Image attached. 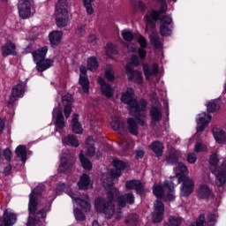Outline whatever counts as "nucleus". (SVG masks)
<instances>
[{"mask_svg": "<svg viewBox=\"0 0 226 226\" xmlns=\"http://www.w3.org/2000/svg\"><path fill=\"white\" fill-rule=\"evenodd\" d=\"M150 149H152L157 156H162V153H163V144L155 141L150 145Z\"/></svg>", "mask_w": 226, "mask_h": 226, "instance_id": "obj_39", "label": "nucleus"}, {"mask_svg": "<svg viewBox=\"0 0 226 226\" xmlns=\"http://www.w3.org/2000/svg\"><path fill=\"white\" fill-rule=\"evenodd\" d=\"M38 200H40V194H38V188H35L33 190L32 193L30 194V200L28 203V210L30 213L27 226H42L43 221L45 218H47V213L50 211V203L46 202L44 207L41 208L36 213V207H38Z\"/></svg>", "mask_w": 226, "mask_h": 226, "instance_id": "obj_2", "label": "nucleus"}, {"mask_svg": "<svg viewBox=\"0 0 226 226\" xmlns=\"http://www.w3.org/2000/svg\"><path fill=\"white\" fill-rule=\"evenodd\" d=\"M138 43L140 45L141 49H146V47H147V41L142 35L138 38Z\"/></svg>", "mask_w": 226, "mask_h": 226, "instance_id": "obj_57", "label": "nucleus"}, {"mask_svg": "<svg viewBox=\"0 0 226 226\" xmlns=\"http://www.w3.org/2000/svg\"><path fill=\"white\" fill-rule=\"evenodd\" d=\"M63 142L66 146H72L73 147H79V139L75 135H68L63 139Z\"/></svg>", "mask_w": 226, "mask_h": 226, "instance_id": "obj_33", "label": "nucleus"}, {"mask_svg": "<svg viewBox=\"0 0 226 226\" xmlns=\"http://www.w3.org/2000/svg\"><path fill=\"white\" fill-rule=\"evenodd\" d=\"M199 119L197 121L198 123V127H197V137H199L200 135V133H202V132H204L206 126H207V124H209V122L211 121V115H207L206 113H201L199 115Z\"/></svg>", "mask_w": 226, "mask_h": 226, "instance_id": "obj_16", "label": "nucleus"}, {"mask_svg": "<svg viewBox=\"0 0 226 226\" xmlns=\"http://www.w3.org/2000/svg\"><path fill=\"white\" fill-rule=\"evenodd\" d=\"M93 3H94V0H83V6L86 8L87 15H93L94 13Z\"/></svg>", "mask_w": 226, "mask_h": 226, "instance_id": "obj_41", "label": "nucleus"}, {"mask_svg": "<svg viewBox=\"0 0 226 226\" xmlns=\"http://www.w3.org/2000/svg\"><path fill=\"white\" fill-rule=\"evenodd\" d=\"M150 116L153 121L159 122L162 121V109L158 107H152L150 109Z\"/></svg>", "mask_w": 226, "mask_h": 226, "instance_id": "obj_37", "label": "nucleus"}, {"mask_svg": "<svg viewBox=\"0 0 226 226\" xmlns=\"http://www.w3.org/2000/svg\"><path fill=\"white\" fill-rule=\"evenodd\" d=\"M172 24V18L164 15L161 18L160 33L162 36H170L172 30L169 27Z\"/></svg>", "mask_w": 226, "mask_h": 226, "instance_id": "obj_13", "label": "nucleus"}, {"mask_svg": "<svg viewBox=\"0 0 226 226\" xmlns=\"http://www.w3.org/2000/svg\"><path fill=\"white\" fill-rule=\"evenodd\" d=\"M17 222V215L10 209L4 212L3 219L0 220V226H13Z\"/></svg>", "mask_w": 226, "mask_h": 226, "instance_id": "obj_14", "label": "nucleus"}, {"mask_svg": "<svg viewBox=\"0 0 226 226\" xmlns=\"http://www.w3.org/2000/svg\"><path fill=\"white\" fill-rule=\"evenodd\" d=\"M211 195V190L206 185H200L198 189V197L200 199H207Z\"/></svg>", "mask_w": 226, "mask_h": 226, "instance_id": "obj_30", "label": "nucleus"}, {"mask_svg": "<svg viewBox=\"0 0 226 226\" xmlns=\"http://www.w3.org/2000/svg\"><path fill=\"white\" fill-rule=\"evenodd\" d=\"M110 125L111 128H113L116 132L118 131L122 148L128 149L130 147H133V139L123 135V132L126 133V126L124 122H122L119 117H114L111 118Z\"/></svg>", "mask_w": 226, "mask_h": 226, "instance_id": "obj_5", "label": "nucleus"}, {"mask_svg": "<svg viewBox=\"0 0 226 226\" xmlns=\"http://www.w3.org/2000/svg\"><path fill=\"white\" fill-rule=\"evenodd\" d=\"M74 215H75L76 220H78L79 222H84V220H86V215H84V213H82L79 209L74 211Z\"/></svg>", "mask_w": 226, "mask_h": 226, "instance_id": "obj_52", "label": "nucleus"}, {"mask_svg": "<svg viewBox=\"0 0 226 226\" xmlns=\"http://www.w3.org/2000/svg\"><path fill=\"white\" fill-rule=\"evenodd\" d=\"M75 163V159L72 157L71 161H66L64 157L61 158V164L59 166V170L62 172H66L68 169H72V166Z\"/></svg>", "mask_w": 226, "mask_h": 226, "instance_id": "obj_32", "label": "nucleus"}, {"mask_svg": "<svg viewBox=\"0 0 226 226\" xmlns=\"http://www.w3.org/2000/svg\"><path fill=\"white\" fill-rule=\"evenodd\" d=\"M11 172V164H8L6 168L4 169V173L5 174H10Z\"/></svg>", "mask_w": 226, "mask_h": 226, "instance_id": "obj_64", "label": "nucleus"}, {"mask_svg": "<svg viewBox=\"0 0 226 226\" xmlns=\"http://www.w3.org/2000/svg\"><path fill=\"white\" fill-rule=\"evenodd\" d=\"M153 192L157 199H162L163 195H165V200H170V202L176 200V196L174 195V183L172 180H166L164 182V189L161 185H154Z\"/></svg>", "mask_w": 226, "mask_h": 226, "instance_id": "obj_7", "label": "nucleus"}, {"mask_svg": "<svg viewBox=\"0 0 226 226\" xmlns=\"http://www.w3.org/2000/svg\"><path fill=\"white\" fill-rule=\"evenodd\" d=\"M79 85L81 86L84 93H89V79H87V69L85 66L79 67Z\"/></svg>", "mask_w": 226, "mask_h": 226, "instance_id": "obj_20", "label": "nucleus"}, {"mask_svg": "<svg viewBox=\"0 0 226 226\" xmlns=\"http://www.w3.org/2000/svg\"><path fill=\"white\" fill-rule=\"evenodd\" d=\"M16 154L22 162H25L27 156V152L26 151V146L19 145L16 148Z\"/></svg>", "mask_w": 226, "mask_h": 226, "instance_id": "obj_40", "label": "nucleus"}, {"mask_svg": "<svg viewBox=\"0 0 226 226\" xmlns=\"http://www.w3.org/2000/svg\"><path fill=\"white\" fill-rule=\"evenodd\" d=\"M214 137L216 140V142H219V144H223L226 140V134L225 132H223L222 129H214Z\"/></svg>", "mask_w": 226, "mask_h": 226, "instance_id": "obj_35", "label": "nucleus"}, {"mask_svg": "<svg viewBox=\"0 0 226 226\" xmlns=\"http://www.w3.org/2000/svg\"><path fill=\"white\" fill-rule=\"evenodd\" d=\"M72 132L74 133H78V134L82 133L83 129H82V125H80V123H79V115L78 114H74L72 116Z\"/></svg>", "mask_w": 226, "mask_h": 226, "instance_id": "obj_31", "label": "nucleus"}, {"mask_svg": "<svg viewBox=\"0 0 226 226\" xmlns=\"http://www.w3.org/2000/svg\"><path fill=\"white\" fill-rule=\"evenodd\" d=\"M216 218H218V215L216 214H210L208 215V220L211 223L216 222Z\"/></svg>", "mask_w": 226, "mask_h": 226, "instance_id": "obj_62", "label": "nucleus"}, {"mask_svg": "<svg viewBox=\"0 0 226 226\" xmlns=\"http://www.w3.org/2000/svg\"><path fill=\"white\" fill-rule=\"evenodd\" d=\"M135 94V91L133 88L128 87L125 92L122 94L121 100L123 103H126L132 109L133 103H135V99H133V95Z\"/></svg>", "mask_w": 226, "mask_h": 226, "instance_id": "obj_22", "label": "nucleus"}, {"mask_svg": "<svg viewBox=\"0 0 226 226\" xmlns=\"http://www.w3.org/2000/svg\"><path fill=\"white\" fill-rule=\"evenodd\" d=\"M137 220H139V216L135 214H132L126 218L125 222L129 226H135L137 225Z\"/></svg>", "mask_w": 226, "mask_h": 226, "instance_id": "obj_46", "label": "nucleus"}, {"mask_svg": "<svg viewBox=\"0 0 226 226\" xmlns=\"http://www.w3.org/2000/svg\"><path fill=\"white\" fill-rule=\"evenodd\" d=\"M47 52H49V48L47 46L42 47L33 53V56L34 61H43L45 60V56H47Z\"/></svg>", "mask_w": 226, "mask_h": 226, "instance_id": "obj_29", "label": "nucleus"}, {"mask_svg": "<svg viewBox=\"0 0 226 226\" xmlns=\"http://www.w3.org/2000/svg\"><path fill=\"white\" fill-rule=\"evenodd\" d=\"M98 66H100V64H98V59L94 56H91L87 60V70L90 72H96L98 70Z\"/></svg>", "mask_w": 226, "mask_h": 226, "instance_id": "obj_38", "label": "nucleus"}, {"mask_svg": "<svg viewBox=\"0 0 226 226\" xmlns=\"http://www.w3.org/2000/svg\"><path fill=\"white\" fill-rule=\"evenodd\" d=\"M122 37L125 41H132L133 40V33L130 32V30H123Z\"/></svg>", "mask_w": 226, "mask_h": 226, "instance_id": "obj_48", "label": "nucleus"}, {"mask_svg": "<svg viewBox=\"0 0 226 226\" xmlns=\"http://www.w3.org/2000/svg\"><path fill=\"white\" fill-rule=\"evenodd\" d=\"M143 72L147 80H149L151 77H156L159 72L158 64L156 63H154L152 64H143Z\"/></svg>", "mask_w": 226, "mask_h": 226, "instance_id": "obj_17", "label": "nucleus"}, {"mask_svg": "<svg viewBox=\"0 0 226 226\" xmlns=\"http://www.w3.org/2000/svg\"><path fill=\"white\" fill-rule=\"evenodd\" d=\"M207 109L208 112H216V110H220V104L216 101H212L208 102Z\"/></svg>", "mask_w": 226, "mask_h": 226, "instance_id": "obj_44", "label": "nucleus"}, {"mask_svg": "<svg viewBox=\"0 0 226 226\" xmlns=\"http://www.w3.org/2000/svg\"><path fill=\"white\" fill-rule=\"evenodd\" d=\"M161 6L158 11H151L147 13L145 17V21H146V30L149 29V27H154V22L158 20L160 15L162 13H165L167 11L168 6H167V2H160Z\"/></svg>", "mask_w": 226, "mask_h": 226, "instance_id": "obj_9", "label": "nucleus"}, {"mask_svg": "<svg viewBox=\"0 0 226 226\" xmlns=\"http://www.w3.org/2000/svg\"><path fill=\"white\" fill-rule=\"evenodd\" d=\"M113 167L110 175L103 174L101 181L107 188L106 199L97 198L94 201V207L97 213H102L105 218L110 220L114 216L116 220H120L122 214L121 208L126 207V204H133L135 197L132 193L119 194V190L114 187V177H119L121 171L126 169V163L118 159H113Z\"/></svg>", "mask_w": 226, "mask_h": 226, "instance_id": "obj_1", "label": "nucleus"}, {"mask_svg": "<svg viewBox=\"0 0 226 226\" xmlns=\"http://www.w3.org/2000/svg\"><path fill=\"white\" fill-rule=\"evenodd\" d=\"M140 63L139 62V56H132V57L131 58V64H127L126 66H130V68H132V66H139Z\"/></svg>", "mask_w": 226, "mask_h": 226, "instance_id": "obj_55", "label": "nucleus"}, {"mask_svg": "<svg viewBox=\"0 0 226 226\" xmlns=\"http://www.w3.org/2000/svg\"><path fill=\"white\" fill-rule=\"evenodd\" d=\"M52 66H54V60L52 59H44L36 62V68L39 72H45V70H49Z\"/></svg>", "mask_w": 226, "mask_h": 226, "instance_id": "obj_27", "label": "nucleus"}, {"mask_svg": "<svg viewBox=\"0 0 226 226\" xmlns=\"http://www.w3.org/2000/svg\"><path fill=\"white\" fill-rule=\"evenodd\" d=\"M78 186L80 190H87L93 186V184H91V178L87 174H83L79 181L78 182Z\"/></svg>", "mask_w": 226, "mask_h": 226, "instance_id": "obj_26", "label": "nucleus"}, {"mask_svg": "<svg viewBox=\"0 0 226 226\" xmlns=\"http://www.w3.org/2000/svg\"><path fill=\"white\" fill-rule=\"evenodd\" d=\"M154 214L152 215V221L154 223H160L163 220V211H165V206L160 200H156L154 204Z\"/></svg>", "mask_w": 226, "mask_h": 226, "instance_id": "obj_12", "label": "nucleus"}, {"mask_svg": "<svg viewBox=\"0 0 226 226\" xmlns=\"http://www.w3.org/2000/svg\"><path fill=\"white\" fill-rule=\"evenodd\" d=\"M84 153L87 156H94L95 148H94V141L93 140V137L89 136L86 140V147L83 151L79 154V160L83 169L86 170H91L93 169V163L87 158L84 156Z\"/></svg>", "mask_w": 226, "mask_h": 226, "instance_id": "obj_6", "label": "nucleus"}, {"mask_svg": "<svg viewBox=\"0 0 226 226\" xmlns=\"http://www.w3.org/2000/svg\"><path fill=\"white\" fill-rule=\"evenodd\" d=\"M125 73L129 80L135 82V84H142V72L133 71V68L130 67V65H126Z\"/></svg>", "mask_w": 226, "mask_h": 226, "instance_id": "obj_18", "label": "nucleus"}, {"mask_svg": "<svg viewBox=\"0 0 226 226\" xmlns=\"http://www.w3.org/2000/svg\"><path fill=\"white\" fill-rule=\"evenodd\" d=\"M179 158H181V152L179 150H171L166 158V162L170 165H174L175 163H177Z\"/></svg>", "mask_w": 226, "mask_h": 226, "instance_id": "obj_28", "label": "nucleus"}, {"mask_svg": "<svg viewBox=\"0 0 226 226\" xmlns=\"http://www.w3.org/2000/svg\"><path fill=\"white\" fill-rule=\"evenodd\" d=\"M3 156L6 160V162H11L13 154H11V150L6 148L3 151Z\"/></svg>", "mask_w": 226, "mask_h": 226, "instance_id": "obj_51", "label": "nucleus"}, {"mask_svg": "<svg viewBox=\"0 0 226 226\" xmlns=\"http://www.w3.org/2000/svg\"><path fill=\"white\" fill-rule=\"evenodd\" d=\"M176 170H179L180 172V173H177V176H176L177 179H179L181 176H185L183 174H186V172H188V168L183 162H178L177 168L176 169Z\"/></svg>", "mask_w": 226, "mask_h": 226, "instance_id": "obj_43", "label": "nucleus"}, {"mask_svg": "<svg viewBox=\"0 0 226 226\" xmlns=\"http://www.w3.org/2000/svg\"><path fill=\"white\" fill-rule=\"evenodd\" d=\"M126 190H135L137 193H142L144 192V185L140 180H128L125 183Z\"/></svg>", "mask_w": 226, "mask_h": 226, "instance_id": "obj_23", "label": "nucleus"}, {"mask_svg": "<svg viewBox=\"0 0 226 226\" xmlns=\"http://www.w3.org/2000/svg\"><path fill=\"white\" fill-rule=\"evenodd\" d=\"M88 43H91L92 45H95L96 44V35H94V34L89 35Z\"/></svg>", "mask_w": 226, "mask_h": 226, "instance_id": "obj_61", "label": "nucleus"}, {"mask_svg": "<svg viewBox=\"0 0 226 226\" xmlns=\"http://www.w3.org/2000/svg\"><path fill=\"white\" fill-rule=\"evenodd\" d=\"M195 153H203L207 151V147L202 143H197L194 147Z\"/></svg>", "mask_w": 226, "mask_h": 226, "instance_id": "obj_49", "label": "nucleus"}, {"mask_svg": "<svg viewBox=\"0 0 226 226\" xmlns=\"http://www.w3.org/2000/svg\"><path fill=\"white\" fill-rule=\"evenodd\" d=\"M136 158L137 160L140 159V158H144V150L139 149L136 151Z\"/></svg>", "mask_w": 226, "mask_h": 226, "instance_id": "obj_63", "label": "nucleus"}, {"mask_svg": "<svg viewBox=\"0 0 226 226\" xmlns=\"http://www.w3.org/2000/svg\"><path fill=\"white\" fill-rule=\"evenodd\" d=\"M218 155L216 154L210 156V170L215 175V185L217 186H223L226 183V160L222 161L221 167H218Z\"/></svg>", "mask_w": 226, "mask_h": 226, "instance_id": "obj_4", "label": "nucleus"}, {"mask_svg": "<svg viewBox=\"0 0 226 226\" xmlns=\"http://www.w3.org/2000/svg\"><path fill=\"white\" fill-rule=\"evenodd\" d=\"M187 162L188 163H195L197 162V154L194 153H191L187 155Z\"/></svg>", "mask_w": 226, "mask_h": 226, "instance_id": "obj_58", "label": "nucleus"}, {"mask_svg": "<svg viewBox=\"0 0 226 226\" xmlns=\"http://www.w3.org/2000/svg\"><path fill=\"white\" fill-rule=\"evenodd\" d=\"M183 223V219L177 215H170L168 222L164 223V226H180Z\"/></svg>", "mask_w": 226, "mask_h": 226, "instance_id": "obj_34", "label": "nucleus"}, {"mask_svg": "<svg viewBox=\"0 0 226 226\" xmlns=\"http://www.w3.org/2000/svg\"><path fill=\"white\" fill-rule=\"evenodd\" d=\"M26 91V83L19 82L11 90V95L10 97L9 103H13L17 100V98H22L24 96V93Z\"/></svg>", "mask_w": 226, "mask_h": 226, "instance_id": "obj_15", "label": "nucleus"}, {"mask_svg": "<svg viewBox=\"0 0 226 226\" xmlns=\"http://www.w3.org/2000/svg\"><path fill=\"white\" fill-rule=\"evenodd\" d=\"M182 181L183 185L181 186V195L183 197H189V195H192L193 193V188L195 186V184L193 183V180L186 176H181L178 177V183Z\"/></svg>", "mask_w": 226, "mask_h": 226, "instance_id": "obj_10", "label": "nucleus"}, {"mask_svg": "<svg viewBox=\"0 0 226 226\" xmlns=\"http://www.w3.org/2000/svg\"><path fill=\"white\" fill-rule=\"evenodd\" d=\"M64 105H72L73 103V97L72 94H67L63 97Z\"/></svg>", "mask_w": 226, "mask_h": 226, "instance_id": "obj_50", "label": "nucleus"}, {"mask_svg": "<svg viewBox=\"0 0 226 226\" xmlns=\"http://www.w3.org/2000/svg\"><path fill=\"white\" fill-rule=\"evenodd\" d=\"M128 130L132 135H139V126L137 122L133 118L127 119Z\"/></svg>", "mask_w": 226, "mask_h": 226, "instance_id": "obj_36", "label": "nucleus"}, {"mask_svg": "<svg viewBox=\"0 0 226 226\" xmlns=\"http://www.w3.org/2000/svg\"><path fill=\"white\" fill-rule=\"evenodd\" d=\"M33 4V0H19L18 8L19 17L21 19H27L31 17V6Z\"/></svg>", "mask_w": 226, "mask_h": 226, "instance_id": "obj_11", "label": "nucleus"}, {"mask_svg": "<svg viewBox=\"0 0 226 226\" xmlns=\"http://www.w3.org/2000/svg\"><path fill=\"white\" fill-rule=\"evenodd\" d=\"M49 41L52 47H57L63 40V31L54 30L49 34Z\"/></svg>", "mask_w": 226, "mask_h": 226, "instance_id": "obj_24", "label": "nucleus"}, {"mask_svg": "<svg viewBox=\"0 0 226 226\" xmlns=\"http://www.w3.org/2000/svg\"><path fill=\"white\" fill-rule=\"evenodd\" d=\"M138 52L140 59H144V57H146V56L147 55V52L146 51V49H144V48L139 49Z\"/></svg>", "mask_w": 226, "mask_h": 226, "instance_id": "obj_59", "label": "nucleus"}, {"mask_svg": "<svg viewBox=\"0 0 226 226\" xmlns=\"http://www.w3.org/2000/svg\"><path fill=\"white\" fill-rule=\"evenodd\" d=\"M3 57H8V56H17V46L11 41H8L1 49Z\"/></svg>", "mask_w": 226, "mask_h": 226, "instance_id": "obj_21", "label": "nucleus"}, {"mask_svg": "<svg viewBox=\"0 0 226 226\" xmlns=\"http://www.w3.org/2000/svg\"><path fill=\"white\" fill-rule=\"evenodd\" d=\"M146 110H147V102L141 99L139 102L134 101L132 106H131L130 112L139 121L140 126H144L146 124Z\"/></svg>", "mask_w": 226, "mask_h": 226, "instance_id": "obj_8", "label": "nucleus"}, {"mask_svg": "<svg viewBox=\"0 0 226 226\" xmlns=\"http://www.w3.org/2000/svg\"><path fill=\"white\" fill-rule=\"evenodd\" d=\"M64 114L66 118L70 117L72 114V104H65L64 108Z\"/></svg>", "mask_w": 226, "mask_h": 226, "instance_id": "obj_56", "label": "nucleus"}, {"mask_svg": "<svg viewBox=\"0 0 226 226\" xmlns=\"http://www.w3.org/2000/svg\"><path fill=\"white\" fill-rule=\"evenodd\" d=\"M69 10L68 0H57L55 10V20L57 27H66L70 24Z\"/></svg>", "mask_w": 226, "mask_h": 226, "instance_id": "obj_3", "label": "nucleus"}, {"mask_svg": "<svg viewBox=\"0 0 226 226\" xmlns=\"http://www.w3.org/2000/svg\"><path fill=\"white\" fill-rule=\"evenodd\" d=\"M74 200L76 204L80 206L84 211H91V204L89 203V197L87 195L82 196V199L80 198H74Z\"/></svg>", "mask_w": 226, "mask_h": 226, "instance_id": "obj_25", "label": "nucleus"}, {"mask_svg": "<svg viewBox=\"0 0 226 226\" xmlns=\"http://www.w3.org/2000/svg\"><path fill=\"white\" fill-rule=\"evenodd\" d=\"M97 82L101 87L102 94L106 96V98H112V96H114V88H112L109 84L105 82V79H103V78L99 77L97 79Z\"/></svg>", "mask_w": 226, "mask_h": 226, "instance_id": "obj_19", "label": "nucleus"}, {"mask_svg": "<svg viewBox=\"0 0 226 226\" xmlns=\"http://www.w3.org/2000/svg\"><path fill=\"white\" fill-rule=\"evenodd\" d=\"M151 43L155 47V49H160L162 47V41L158 37H152Z\"/></svg>", "mask_w": 226, "mask_h": 226, "instance_id": "obj_54", "label": "nucleus"}, {"mask_svg": "<svg viewBox=\"0 0 226 226\" xmlns=\"http://www.w3.org/2000/svg\"><path fill=\"white\" fill-rule=\"evenodd\" d=\"M84 33H86V25H79L76 29V34H78V36H84Z\"/></svg>", "mask_w": 226, "mask_h": 226, "instance_id": "obj_53", "label": "nucleus"}, {"mask_svg": "<svg viewBox=\"0 0 226 226\" xmlns=\"http://www.w3.org/2000/svg\"><path fill=\"white\" fill-rule=\"evenodd\" d=\"M105 77L109 82H113V80L116 79L114 70H112V65H107L105 69Z\"/></svg>", "mask_w": 226, "mask_h": 226, "instance_id": "obj_42", "label": "nucleus"}, {"mask_svg": "<svg viewBox=\"0 0 226 226\" xmlns=\"http://www.w3.org/2000/svg\"><path fill=\"white\" fill-rule=\"evenodd\" d=\"M6 124V121L4 118L0 117V133H3V132H4V128Z\"/></svg>", "mask_w": 226, "mask_h": 226, "instance_id": "obj_60", "label": "nucleus"}, {"mask_svg": "<svg viewBox=\"0 0 226 226\" xmlns=\"http://www.w3.org/2000/svg\"><path fill=\"white\" fill-rule=\"evenodd\" d=\"M56 127L63 129L64 128V117H63V112L59 111L56 115Z\"/></svg>", "mask_w": 226, "mask_h": 226, "instance_id": "obj_47", "label": "nucleus"}, {"mask_svg": "<svg viewBox=\"0 0 226 226\" xmlns=\"http://www.w3.org/2000/svg\"><path fill=\"white\" fill-rule=\"evenodd\" d=\"M106 53L109 57H112L113 56L117 55V49H116V46H114V44H107Z\"/></svg>", "mask_w": 226, "mask_h": 226, "instance_id": "obj_45", "label": "nucleus"}]
</instances>
